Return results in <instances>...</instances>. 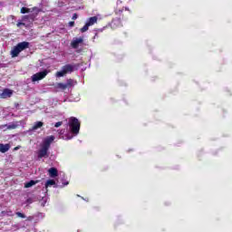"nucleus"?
<instances>
[{
  "label": "nucleus",
  "instance_id": "nucleus-1",
  "mask_svg": "<svg viewBox=\"0 0 232 232\" xmlns=\"http://www.w3.org/2000/svg\"><path fill=\"white\" fill-rule=\"evenodd\" d=\"M68 126L70 132L66 134L65 139L70 140V139H73L75 135L79 134V130H81V123L77 118L71 117L68 121Z\"/></svg>",
  "mask_w": 232,
  "mask_h": 232
},
{
  "label": "nucleus",
  "instance_id": "nucleus-2",
  "mask_svg": "<svg viewBox=\"0 0 232 232\" xmlns=\"http://www.w3.org/2000/svg\"><path fill=\"white\" fill-rule=\"evenodd\" d=\"M53 140H55L54 136H49L44 140L41 144V149L38 151V159L48 157V150H50V144H52Z\"/></svg>",
  "mask_w": 232,
  "mask_h": 232
},
{
  "label": "nucleus",
  "instance_id": "nucleus-3",
  "mask_svg": "<svg viewBox=\"0 0 232 232\" xmlns=\"http://www.w3.org/2000/svg\"><path fill=\"white\" fill-rule=\"evenodd\" d=\"M28 46H30V43H28V42L19 43L11 51L12 57H17V55H19V53H21V52H23V50H26V48H28Z\"/></svg>",
  "mask_w": 232,
  "mask_h": 232
},
{
  "label": "nucleus",
  "instance_id": "nucleus-4",
  "mask_svg": "<svg viewBox=\"0 0 232 232\" xmlns=\"http://www.w3.org/2000/svg\"><path fill=\"white\" fill-rule=\"evenodd\" d=\"M74 68L75 67L72 64H66L62 68L61 71L56 72V77H64V75H66V73H72V72H73Z\"/></svg>",
  "mask_w": 232,
  "mask_h": 232
},
{
  "label": "nucleus",
  "instance_id": "nucleus-5",
  "mask_svg": "<svg viewBox=\"0 0 232 232\" xmlns=\"http://www.w3.org/2000/svg\"><path fill=\"white\" fill-rule=\"evenodd\" d=\"M48 75V71L40 72L38 73H35L32 76V82H36V81H41L44 79Z\"/></svg>",
  "mask_w": 232,
  "mask_h": 232
},
{
  "label": "nucleus",
  "instance_id": "nucleus-6",
  "mask_svg": "<svg viewBox=\"0 0 232 232\" xmlns=\"http://www.w3.org/2000/svg\"><path fill=\"white\" fill-rule=\"evenodd\" d=\"M84 43V38L82 37H74L71 42L72 48H79Z\"/></svg>",
  "mask_w": 232,
  "mask_h": 232
},
{
  "label": "nucleus",
  "instance_id": "nucleus-7",
  "mask_svg": "<svg viewBox=\"0 0 232 232\" xmlns=\"http://www.w3.org/2000/svg\"><path fill=\"white\" fill-rule=\"evenodd\" d=\"M14 95V91L10 89H5L3 92L0 94L1 99H8Z\"/></svg>",
  "mask_w": 232,
  "mask_h": 232
},
{
  "label": "nucleus",
  "instance_id": "nucleus-8",
  "mask_svg": "<svg viewBox=\"0 0 232 232\" xmlns=\"http://www.w3.org/2000/svg\"><path fill=\"white\" fill-rule=\"evenodd\" d=\"M120 26H122V21L121 18H113L111 23V28H119Z\"/></svg>",
  "mask_w": 232,
  "mask_h": 232
},
{
  "label": "nucleus",
  "instance_id": "nucleus-9",
  "mask_svg": "<svg viewBox=\"0 0 232 232\" xmlns=\"http://www.w3.org/2000/svg\"><path fill=\"white\" fill-rule=\"evenodd\" d=\"M99 19H101L100 14L90 17L88 20V26H93V24H97V21H99Z\"/></svg>",
  "mask_w": 232,
  "mask_h": 232
},
{
  "label": "nucleus",
  "instance_id": "nucleus-10",
  "mask_svg": "<svg viewBox=\"0 0 232 232\" xmlns=\"http://www.w3.org/2000/svg\"><path fill=\"white\" fill-rule=\"evenodd\" d=\"M48 173H49V177H51V179H55V177H59V172H58L57 169H55V168L49 169Z\"/></svg>",
  "mask_w": 232,
  "mask_h": 232
},
{
  "label": "nucleus",
  "instance_id": "nucleus-11",
  "mask_svg": "<svg viewBox=\"0 0 232 232\" xmlns=\"http://www.w3.org/2000/svg\"><path fill=\"white\" fill-rule=\"evenodd\" d=\"M20 125H21V121H14L9 124H6L7 126L6 130H15L19 128Z\"/></svg>",
  "mask_w": 232,
  "mask_h": 232
},
{
  "label": "nucleus",
  "instance_id": "nucleus-12",
  "mask_svg": "<svg viewBox=\"0 0 232 232\" xmlns=\"http://www.w3.org/2000/svg\"><path fill=\"white\" fill-rule=\"evenodd\" d=\"M10 150V144H3L0 143V152L1 153H6Z\"/></svg>",
  "mask_w": 232,
  "mask_h": 232
},
{
  "label": "nucleus",
  "instance_id": "nucleus-13",
  "mask_svg": "<svg viewBox=\"0 0 232 232\" xmlns=\"http://www.w3.org/2000/svg\"><path fill=\"white\" fill-rule=\"evenodd\" d=\"M37 10V7H34L32 9L27 8V7H22L21 8V14H30V12H35Z\"/></svg>",
  "mask_w": 232,
  "mask_h": 232
},
{
  "label": "nucleus",
  "instance_id": "nucleus-14",
  "mask_svg": "<svg viewBox=\"0 0 232 232\" xmlns=\"http://www.w3.org/2000/svg\"><path fill=\"white\" fill-rule=\"evenodd\" d=\"M43 125H44L43 121H37L34 123L31 130L35 131V130H39V128H43Z\"/></svg>",
  "mask_w": 232,
  "mask_h": 232
},
{
  "label": "nucleus",
  "instance_id": "nucleus-15",
  "mask_svg": "<svg viewBox=\"0 0 232 232\" xmlns=\"http://www.w3.org/2000/svg\"><path fill=\"white\" fill-rule=\"evenodd\" d=\"M55 88L57 90H66V88H68V87H67L66 83L59 82V83H56Z\"/></svg>",
  "mask_w": 232,
  "mask_h": 232
},
{
  "label": "nucleus",
  "instance_id": "nucleus-16",
  "mask_svg": "<svg viewBox=\"0 0 232 232\" xmlns=\"http://www.w3.org/2000/svg\"><path fill=\"white\" fill-rule=\"evenodd\" d=\"M52 186H55V180L53 179H48L45 183V188H52Z\"/></svg>",
  "mask_w": 232,
  "mask_h": 232
},
{
  "label": "nucleus",
  "instance_id": "nucleus-17",
  "mask_svg": "<svg viewBox=\"0 0 232 232\" xmlns=\"http://www.w3.org/2000/svg\"><path fill=\"white\" fill-rule=\"evenodd\" d=\"M75 84H77V82L72 79L67 80L65 85H67V88H70L72 86H75Z\"/></svg>",
  "mask_w": 232,
  "mask_h": 232
},
{
  "label": "nucleus",
  "instance_id": "nucleus-18",
  "mask_svg": "<svg viewBox=\"0 0 232 232\" xmlns=\"http://www.w3.org/2000/svg\"><path fill=\"white\" fill-rule=\"evenodd\" d=\"M37 184V181L31 180L24 184V188H32V186H35Z\"/></svg>",
  "mask_w": 232,
  "mask_h": 232
},
{
  "label": "nucleus",
  "instance_id": "nucleus-19",
  "mask_svg": "<svg viewBox=\"0 0 232 232\" xmlns=\"http://www.w3.org/2000/svg\"><path fill=\"white\" fill-rule=\"evenodd\" d=\"M80 31L82 32V34H84V32H88V23H86L84 26L80 29Z\"/></svg>",
  "mask_w": 232,
  "mask_h": 232
},
{
  "label": "nucleus",
  "instance_id": "nucleus-20",
  "mask_svg": "<svg viewBox=\"0 0 232 232\" xmlns=\"http://www.w3.org/2000/svg\"><path fill=\"white\" fill-rule=\"evenodd\" d=\"M16 216L19 218H26V216L21 212H16Z\"/></svg>",
  "mask_w": 232,
  "mask_h": 232
},
{
  "label": "nucleus",
  "instance_id": "nucleus-21",
  "mask_svg": "<svg viewBox=\"0 0 232 232\" xmlns=\"http://www.w3.org/2000/svg\"><path fill=\"white\" fill-rule=\"evenodd\" d=\"M7 128V125L5 124V125H0V130H3V131H6L8 129Z\"/></svg>",
  "mask_w": 232,
  "mask_h": 232
},
{
  "label": "nucleus",
  "instance_id": "nucleus-22",
  "mask_svg": "<svg viewBox=\"0 0 232 232\" xmlns=\"http://www.w3.org/2000/svg\"><path fill=\"white\" fill-rule=\"evenodd\" d=\"M55 128H59L61 126H63V121H58L54 124Z\"/></svg>",
  "mask_w": 232,
  "mask_h": 232
},
{
  "label": "nucleus",
  "instance_id": "nucleus-23",
  "mask_svg": "<svg viewBox=\"0 0 232 232\" xmlns=\"http://www.w3.org/2000/svg\"><path fill=\"white\" fill-rule=\"evenodd\" d=\"M34 202V199L32 198H29L26 199V204H32Z\"/></svg>",
  "mask_w": 232,
  "mask_h": 232
},
{
  "label": "nucleus",
  "instance_id": "nucleus-24",
  "mask_svg": "<svg viewBox=\"0 0 232 232\" xmlns=\"http://www.w3.org/2000/svg\"><path fill=\"white\" fill-rule=\"evenodd\" d=\"M121 14H122V10H116L115 11L116 15H121Z\"/></svg>",
  "mask_w": 232,
  "mask_h": 232
},
{
  "label": "nucleus",
  "instance_id": "nucleus-25",
  "mask_svg": "<svg viewBox=\"0 0 232 232\" xmlns=\"http://www.w3.org/2000/svg\"><path fill=\"white\" fill-rule=\"evenodd\" d=\"M16 26H17L18 28H20V26H24V23L19 22V23L16 24Z\"/></svg>",
  "mask_w": 232,
  "mask_h": 232
},
{
  "label": "nucleus",
  "instance_id": "nucleus-26",
  "mask_svg": "<svg viewBox=\"0 0 232 232\" xmlns=\"http://www.w3.org/2000/svg\"><path fill=\"white\" fill-rule=\"evenodd\" d=\"M69 26H71V27L75 26V22H70Z\"/></svg>",
  "mask_w": 232,
  "mask_h": 232
},
{
  "label": "nucleus",
  "instance_id": "nucleus-27",
  "mask_svg": "<svg viewBox=\"0 0 232 232\" xmlns=\"http://www.w3.org/2000/svg\"><path fill=\"white\" fill-rule=\"evenodd\" d=\"M17 150H21V146H17L14 149V151H17Z\"/></svg>",
  "mask_w": 232,
  "mask_h": 232
},
{
  "label": "nucleus",
  "instance_id": "nucleus-28",
  "mask_svg": "<svg viewBox=\"0 0 232 232\" xmlns=\"http://www.w3.org/2000/svg\"><path fill=\"white\" fill-rule=\"evenodd\" d=\"M75 19H77V14H74L72 15V20L75 21Z\"/></svg>",
  "mask_w": 232,
  "mask_h": 232
},
{
  "label": "nucleus",
  "instance_id": "nucleus-29",
  "mask_svg": "<svg viewBox=\"0 0 232 232\" xmlns=\"http://www.w3.org/2000/svg\"><path fill=\"white\" fill-rule=\"evenodd\" d=\"M11 17H12V19H14V18H15V16H14V15H11Z\"/></svg>",
  "mask_w": 232,
  "mask_h": 232
},
{
  "label": "nucleus",
  "instance_id": "nucleus-30",
  "mask_svg": "<svg viewBox=\"0 0 232 232\" xmlns=\"http://www.w3.org/2000/svg\"><path fill=\"white\" fill-rule=\"evenodd\" d=\"M24 19H28V16H24Z\"/></svg>",
  "mask_w": 232,
  "mask_h": 232
}]
</instances>
